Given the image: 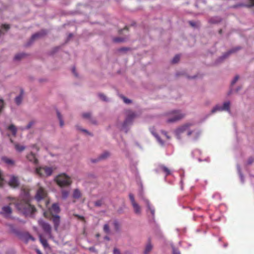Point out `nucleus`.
<instances>
[{"mask_svg":"<svg viewBox=\"0 0 254 254\" xmlns=\"http://www.w3.org/2000/svg\"><path fill=\"white\" fill-rule=\"evenodd\" d=\"M33 124L34 123L33 122H30L24 128H21V129L23 130L29 129L32 126Z\"/></svg>","mask_w":254,"mask_h":254,"instance_id":"c03bdc74","label":"nucleus"},{"mask_svg":"<svg viewBox=\"0 0 254 254\" xmlns=\"http://www.w3.org/2000/svg\"><path fill=\"white\" fill-rule=\"evenodd\" d=\"M11 213L12 209L8 205L3 206L0 211V214L5 218H10Z\"/></svg>","mask_w":254,"mask_h":254,"instance_id":"6e6552de","label":"nucleus"},{"mask_svg":"<svg viewBox=\"0 0 254 254\" xmlns=\"http://www.w3.org/2000/svg\"><path fill=\"white\" fill-rule=\"evenodd\" d=\"M100 236V235L99 234H96V237H99Z\"/></svg>","mask_w":254,"mask_h":254,"instance_id":"680f3d73","label":"nucleus"},{"mask_svg":"<svg viewBox=\"0 0 254 254\" xmlns=\"http://www.w3.org/2000/svg\"><path fill=\"white\" fill-rule=\"evenodd\" d=\"M39 225L42 228L45 233L48 235L49 237L52 238L51 231L52 227L49 223L43 220L39 219L38 220Z\"/></svg>","mask_w":254,"mask_h":254,"instance_id":"0eeeda50","label":"nucleus"},{"mask_svg":"<svg viewBox=\"0 0 254 254\" xmlns=\"http://www.w3.org/2000/svg\"><path fill=\"white\" fill-rule=\"evenodd\" d=\"M115 42H120L123 41V39L120 38H116L114 39Z\"/></svg>","mask_w":254,"mask_h":254,"instance_id":"3c124183","label":"nucleus"},{"mask_svg":"<svg viewBox=\"0 0 254 254\" xmlns=\"http://www.w3.org/2000/svg\"><path fill=\"white\" fill-rule=\"evenodd\" d=\"M56 169L55 167H48L46 166L37 167L35 169V173L41 177H47L53 174Z\"/></svg>","mask_w":254,"mask_h":254,"instance_id":"20e7f679","label":"nucleus"},{"mask_svg":"<svg viewBox=\"0 0 254 254\" xmlns=\"http://www.w3.org/2000/svg\"><path fill=\"white\" fill-rule=\"evenodd\" d=\"M210 104V102L209 101H207L205 103V105H208Z\"/></svg>","mask_w":254,"mask_h":254,"instance_id":"bf43d9fd","label":"nucleus"},{"mask_svg":"<svg viewBox=\"0 0 254 254\" xmlns=\"http://www.w3.org/2000/svg\"><path fill=\"white\" fill-rule=\"evenodd\" d=\"M198 161H199V162H200V161H201V159H198Z\"/></svg>","mask_w":254,"mask_h":254,"instance_id":"0e129e2a","label":"nucleus"},{"mask_svg":"<svg viewBox=\"0 0 254 254\" xmlns=\"http://www.w3.org/2000/svg\"><path fill=\"white\" fill-rule=\"evenodd\" d=\"M239 78V75H236L235 76V77L234 78V79H233V80L231 81V85H234L236 82L238 80Z\"/></svg>","mask_w":254,"mask_h":254,"instance_id":"37998d69","label":"nucleus"},{"mask_svg":"<svg viewBox=\"0 0 254 254\" xmlns=\"http://www.w3.org/2000/svg\"><path fill=\"white\" fill-rule=\"evenodd\" d=\"M192 127L193 124L190 123H186L179 126L174 130L176 138L179 140L186 137L191 138L193 140H196L200 136V132Z\"/></svg>","mask_w":254,"mask_h":254,"instance_id":"f257e3e1","label":"nucleus"},{"mask_svg":"<svg viewBox=\"0 0 254 254\" xmlns=\"http://www.w3.org/2000/svg\"><path fill=\"white\" fill-rule=\"evenodd\" d=\"M113 225L114 226L115 229L118 231L119 230L120 228V225L117 221L115 220L113 222Z\"/></svg>","mask_w":254,"mask_h":254,"instance_id":"58836bf2","label":"nucleus"},{"mask_svg":"<svg viewBox=\"0 0 254 254\" xmlns=\"http://www.w3.org/2000/svg\"><path fill=\"white\" fill-rule=\"evenodd\" d=\"M153 135L156 137L158 142L161 145H164V142L161 139L160 137L156 133L153 132H152Z\"/></svg>","mask_w":254,"mask_h":254,"instance_id":"2f4dec72","label":"nucleus"},{"mask_svg":"<svg viewBox=\"0 0 254 254\" xmlns=\"http://www.w3.org/2000/svg\"><path fill=\"white\" fill-rule=\"evenodd\" d=\"M122 98L124 102L126 104H129L131 102V101L129 99L127 98L126 97H125L124 96H122Z\"/></svg>","mask_w":254,"mask_h":254,"instance_id":"de8ad7c7","label":"nucleus"},{"mask_svg":"<svg viewBox=\"0 0 254 254\" xmlns=\"http://www.w3.org/2000/svg\"><path fill=\"white\" fill-rule=\"evenodd\" d=\"M9 28V26L6 24H3L1 26V29L0 30V33L1 34H3L4 31H7Z\"/></svg>","mask_w":254,"mask_h":254,"instance_id":"c85d7f7f","label":"nucleus"},{"mask_svg":"<svg viewBox=\"0 0 254 254\" xmlns=\"http://www.w3.org/2000/svg\"><path fill=\"white\" fill-rule=\"evenodd\" d=\"M190 24L192 26H194L195 25V23L194 22H192V21H190Z\"/></svg>","mask_w":254,"mask_h":254,"instance_id":"4d7b16f0","label":"nucleus"},{"mask_svg":"<svg viewBox=\"0 0 254 254\" xmlns=\"http://www.w3.org/2000/svg\"><path fill=\"white\" fill-rule=\"evenodd\" d=\"M24 56V54H17L16 55H15V56L14 57V60L15 61L19 60L20 59H21Z\"/></svg>","mask_w":254,"mask_h":254,"instance_id":"e433bc0d","label":"nucleus"},{"mask_svg":"<svg viewBox=\"0 0 254 254\" xmlns=\"http://www.w3.org/2000/svg\"><path fill=\"white\" fill-rule=\"evenodd\" d=\"M237 169H238V171L239 172V176H240V179H241V181L242 182V183H244V176H243L241 172V170H240V167L239 166H237Z\"/></svg>","mask_w":254,"mask_h":254,"instance_id":"72a5a7b5","label":"nucleus"},{"mask_svg":"<svg viewBox=\"0 0 254 254\" xmlns=\"http://www.w3.org/2000/svg\"><path fill=\"white\" fill-rule=\"evenodd\" d=\"M68 194H69L68 191H67L66 190H64L62 191V197L64 199L66 198L67 197V196H68Z\"/></svg>","mask_w":254,"mask_h":254,"instance_id":"4c0bfd02","label":"nucleus"},{"mask_svg":"<svg viewBox=\"0 0 254 254\" xmlns=\"http://www.w3.org/2000/svg\"><path fill=\"white\" fill-rule=\"evenodd\" d=\"M224 111L222 106L219 104H217L216 106H215L213 109L211 110V112L209 114V115L214 114L217 112H222Z\"/></svg>","mask_w":254,"mask_h":254,"instance_id":"a211bd4d","label":"nucleus"},{"mask_svg":"<svg viewBox=\"0 0 254 254\" xmlns=\"http://www.w3.org/2000/svg\"><path fill=\"white\" fill-rule=\"evenodd\" d=\"M162 134H163V135H164V136H165L167 139H170V136H168V135H167V132H166V131H162Z\"/></svg>","mask_w":254,"mask_h":254,"instance_id":"603ef678","label":"nucleus"},{"mask_svg":"<svg viewBox=\"0 0 254 254\" xmlns=\"http://www.w3.org/2000/svg\"><path fill=\"white\" fill-rule=\"evenodd\" d=\"M8 184L10 187L14 188L18 187L19 184L18 178L14 176H10Z\"/></svg>","mask_w":254,"mask_h":254,"instance_id":"f8f14e48","label":"nucleus"},{"mask_svg":"<svg viewBox=\"0 0 254 254\" xmlns=\"http://www.w3.org/2000/svg\"><path fill=\"white\" fill-rule=\"evenodd\" d=\"M17 207L27 215H32L36 210L35 208L28 203H26L23 206H19L17 205Z\"/></svg>","mask_w":254,"mask_h":254,"instance_id":"423d86ee","label":"nucleus"},{"mask_svg":"<svg viewBox=\"0 0 254 254\" xmlns=\"http://www.w3.org/2000/svg\"><path fill=\"white\" fill-rule=\"evenodd\" d=\"M51 219L53 223L55 231H58V228L61 223V218L60 216L58 215L52 214Z\"/></svg>","mask_w":254,"mask_h":254,"instance_id":"1a4fd4ad","label":"nucleus"},{"mask_svg":"<svg viewBox=\"0 0 254 254\" xmlns=\"http://www.w3.org/2000/svg\"><path fill=\"white\" fill-rule=\"evenodd\" d=\"M131 205L133 208V210H134V213L137 215L140 214L141 209V207L140 206V205L136 202L132 204Z\"/></svg>","mask_w":254,"mask_h":254,"instance_id":"6ab92c4d","label":"nucleus"},{"mask_svg":"<svg viewBox=\"0 0 254 254\" xmlns=\"http://www.w3.org/2000/svg\"><path fill=\"white\" fill-rule=\"evenodd\" d=\"M57 116L60 121V125L61 127H63L64 126V122L62 119V116L61 115L59 111L57 112Z\"/></svg>","mask_w":254,"mask_h":254,"instance_id":"cd10ccee","label":"nucleus"},{"mask_svg":"<svg viewBox=\"0 0 254 254\" xmlns=\"http://www.w3.org/2000/svg\"><path fill=\"white\" fill-rule=\"evenodd\" d=\"M55 181L60 187H64L70 185V178L65 174H60L55 178Z\"/></svg>","mask_w":254,"mask_h":254,"instance_id":"39448f33","label":"nucleus"},{"mask_svg":"<svg viewBox=\"0 0 254 254\" xmlns=\"http://www.w3.org/2000/svg\"><path fill=\"white\" fill-rule=\"evenodd\" d=\"M29 239L32 240V241H34V240H35L34 238L32 236L29 235L28 240H29Z\"/></svg>","mask_w":254,"mask_h":254,"instance_id":"6e6d98bb","label":"nucleus"},{"mask_svg":"<svg viewBox=\"0 0 254 254\" xmlns=\"http://www.w3.org/2000/svg\"><path fill=\"white\" fill-rule=\"evenodd\" d=\"M73 72H75V69L74 68L73 69Z\"/></svg>","mask_w":254,"mask_h":254,"instance_id":"e2e57ef3","label":"nucleus"},{"mask_svg":"<svg viewBox=\"0 0 254 254\" xmlns=\"http://www.w3.org/2000/svg\"><path fill=\"white\" fill-rule=\"evenodd\" d=\"M80 192L78 189H76L74 190L73 193V197L75 198H78L80 196Z\"/></svg>","mask_w":254,"mask_h":254,"instance_id":"c756f323","label":"nucleus"},{"mask_svg":"<svg viewBox=\"0 0 254 254\" xmlns=\"http://www.w3.org/2000/svg\"><path fill=\"white\" fill-rule=\"evenodd\" d=\"M76 127L78 130H79L82 131L83 132L85 133L86 135L92 136V134L91 132H90L89 131H88L87 130H86L85 129L82 128L79 126H76Z\"/></svg>","mask_w":254,"mask_h":254,"instance_id":"bb28decb","label":"nucleus"},{"mask_svg":"<svg viewBox=\"0 0 254 254\" xmlns=\"http://www.w3.org/2000/svg\"><path fill=\"white\" fill-rule=\"evenodd\" d=\"M104 239L106 240L107 241H109L110 240V238L108 236H105L104 237Z\"/></svg>","mask_w":254,"mask_h":254,"instance_id":"13d9d810","label":"nucleus"},{"mask_svg":"<svg viewBox=\"0 0 254 254\" xmlns=\"http://www.w3.org/2000/svg\"><path fill=\"white\" fill-rule=\"evenodd\" d=\"M110 155V153L108 151H105L99 156L97 159L95 160H93V162H96L100 160H105L108 158Z\"/></svg>","mask_w":254,"mask_h":254,"instance_id":"4468645a","label":"nucleus"},{"mask_svg":"<svg viewBox=\"0 0 254 254\" xmlns=\"http://www.w3.org/2000/svg\"><path fill=\"white\" fill-rule=\"evenodd\" d=\"M82 117L85 119L89 120L93 124H96V121H94L91 117V114L90 112L84 113L82 115Z\"/></svg>","mask_w":254,"mask_h":254,"instance_id":"4be33fe9","label":"nucleus"},{"mask_svg":"<svg viewBox=\"0 0 254 254\" xmlns=\"http://www.w3.org/2000/svg\"><path fill=\"white\" fill-rule=\"evenodd\" d=\"M27 158L29 161L33 163L34 164H37L38 163V160L36 158L35 154L33 152H31L27 156Z\"/></svg>","mask_w":254,"mask_h":254,"instance_id":"f3484780","label":"nucleus"},{"mask_svg":"<svg viewBox=\"0 0 254 254\" xmlns=\"http://www.w3.org/2000/svg\"><path fill=\"white\" fill-rule=\"evenodd\" d=\"M113 254H121V253L119 249L117 248H114L113 250Z\"/></svg>","mask_w":254,"mask_h":254,"instance_id":"8fccbe9b","label":"nucleus"},{"mask_svg":"<svg viewBox=\"0 0 254 254\" xmlns=\"http://www.w3.org/2000/svg\"><path fill=\"white\" fill-rule=\"evenodd\" d=\"M1 159L4 163L9 165H12L14 164V161L6 157H3Z\"/></svg>","mask_w":254,"mask_h":254,"instance_id":"b1692460","label":"nucleus"},{"mask_svg":"<svg viewBox=\"0 0 254 254\" xmlns=\"http://www.w3.org/2000/svg\"><path fill=\"white\" fill-rule=\"evenodd\" d=\"M44 34L42 33L41 32L37 33L34 35H33L31 37V40H34L35 39L40 37V36H42Z\"/></svg>","mask_w":254,"mask_h":254,"instance_id":"473e14b6","label":"nucleus"},{"mask_svg":"<svg viewBox=\"0 0 254 254\" xmlns=\"http://www.w3.org/2000/svg\"><path fill=\"white\" fill-rule=\"evenodd\" d=\"M51 213L54 214L53 213H58L60 212V208L59 205L57 203H54L52 205V206L50 209Z\"/></svg>","mask_w":254,"mask_h":254,"instance_id":"412c9836","label":"nucleus"},{"mask_svg":"<svg viewBox=\"0 0 254 254\" xmlns=\"http://www.w3.org/2000/svg\"><path fill=\"white\" fill-rule=\"evenodd\" d=\"M142 199L144 201L145 204L146 205V206L147 207V210H150L151 214L152 215V219H154L155 216L154 208L151 205L149 201L147 199L143 197H142Z\"/></svg>","mask_w":254,"mask_h":254,"instance_id":"9b49d317","label":"nucleus"},{"mask_svg":"<svg viewBox=\"0 0 254 254\" xmlns=\"http://www.w3.org/2000/svg\"><path fill=\"white\" fill-rule=\"evenodd\" d=\"M98 96H99V97L100 98V99L103 101H108V100L107 99V98L106 97V96L103 94H102V93H100L98 94Z\"/></svg>","mask_w":254,"mask_h":254,"instance_id":"c9c22d12","label":"nucleus"},{"mask_svg":"<svg viewBox=\"0 0 254 254\" xmlns=\"http://www.w3.org/2000/svg\"><path fill=\"white\" fill-rule=\"evenodd\" d=\"M247 7H252L254 6V0H249V3L248 4L244 5Z\"/></svg>","mask_w":254,"mask_h":254,"instance_id":"79ce46f5","label":"nucleus"},{"mask_svg":"<svg viewBox=\"0 0 254 254\" xmlns=\"http://www.w3.org/2000/svg\"><path fill=\"white\" fill-rule=\"evenodd\" d=\"M126 119L123 123H117L116 126L121 130L127 132L128 127L131 126L133 120L136 117V114L132 111H127L126 112Z\"/></svg>","mask_w":254,"mask_h":254,"instance_id":"f03ea898","label":"nucleus"},{"mask_svg":"<svg viewBox=\"0 0 254 254\" xmlns=\"http://www.w3.org/2000/svg\"><path fill=\"white\" fill-rule=\"evenodd\" d=\"M88 249L90 252H94V253L96 252V250L95 248L93 247H90Z\"/></svg>","mask_w":254,"mask_h":254,"instance_id":"864d4df0","label":"nucleus"},{"mask_svg":"<svg viewBox=\"0 0 254 254\" xmlns=\"http://www.w3.org/2000/svg\"><path fill=\"white\" fill-rule=\"evenodd\" d=\"M173 254H180V252L174 248L173 249Z\"/></svg>","mask_w":254,"mask_h":254,"instance_id":"5fc2aeb1","label":"nucleus"},{"mask_svg":"<svg viewBox=\"0 0 254 254\" xmlns=\"http://www.w3.org/2000/svg\"><path fill=\"white\" fill-rule=\"evenodd\" d=\"M14 148L17 152H21L25 149V146L18 143H15Z\"/></svg>","mask_w":254,"mask_h":254,"instance_id":"5701e85b","label":"nucleus"},{"mask_svg":"<svg viewBox=\"0 0 254 254\" xmlns=\"http://www.w3.org/2000/svg\"><path fill=\"white\" fill-rule=\"evenodd\" d=\"M103 230L106 233L108 234H110V230L109 228V225L108 224H106L104 225Z\"/></svg>","mask_w":254,"mask_h":254,"instance_id":"f704fd0d","label":"nucleus"},{"mask_svg":"<svg viewBox=\"0 0 254 254\" xmlns=\"http://www.w3.org/2000/svg\"><path fill=\"white\" fill-rule=\"evenodd\" d=\"M129 199L130 200L131 204L136 202V201L135 200V199H134V196H133V195L132 194L130 193L129 194Z\"/></svg>","mask_w":254,"mask_h":254,"instance_id":"a19ab883","label":"nucleus"},{"mask_svg":"<svg viewBox=\"0 0 254 254\" xmlns=\"http://www.w3.org/2000/svg\"><path fill=\"white\" fill-rule=\"evenodd\" d=\"M186 113L182 110H173L168 113V118L167 122L173 123L178 122L186 116Z\"/></svg>","mask_w":254,"mask_h":254,"instance_id":"7ed1b4c3","label":"nucleus"},{"mask_svg":"<svg viewBox=\"0 0 254 254\" xmlns=\"http://www.w3.org/2000/svg\"><path fill=\"white\" fill-rule=\"evenodd\" d=\"M4 101L2 99H0V112L2 111L4 108Z\"/></svg>","mask_w":254,"mask_h":254,"instance_id":"a18cd8bd","label":"nucleus"},{"mask_svg":"<svg viewBox=\"0 0 254 254\" xmlns=\"http://www.w3.org/2000/svg\"><path fill=\"white\" fill-rule=\"evenodd\" d=\"M125 49H121V51H124Z\"/></svg>","mask_w":254,"mask_h":254,"instance_id":"69168bd1","label":"nucleus"},{"mask_svg":"<svg viewBox=\"0 0 254 254\" xmlns=\"http://www.w3.org/2000/svg\"><path fill=\"white\" fill-rule=\"evenodd\" d=\"M37 253L38 254H42V253H41V252L39 250H37Z\"/></svg>","mask_w":254,"mask_h":254,"instance_id":"052dcab7","label":"nucleus"},{"mask_svg":"<svg viewBox=\"0 0 254 254\" xmlns=\"http://www.w3.org/2000/svg\"><path fill=\"white\" fill-rule=\"evenodd\" d=\"M230 105L231 103L229 101H227L223 103L222 108L224 111H227L229 113H231L230 111Z\"/></svg>","mask_w":254,"mask_h":254,"instance_id":"aec40b11","label":"nucleus"},{"mask_svg":"<svg viewBox=\"0 0 254 254\" xmlns=\"http://www.w3.org/2000/svg\"><path fill=\"white\" fill-rule=\"evenodd\" d=\"M24 96V91L22 88L20 89V93L17 95L14 99L15 103L17 105H19L21 104Z\"/></svg>","mask_w":254,"mask_h":254,"instance_id":"ddd939ff","label":"nucleus"},{"mask_svg":"<svg viewBox=\"0 0 254 254\" xmlns=\"http://www.w3.org/2000/svg\"><path fill=\"white\" fill-rule=\"evenodd\" d=\"M153 249V245H152L150 240L147 242L143 252V254H149Z\"/></svg>","mask_w":254,"mask_h":254,"instance_id":"dca6fc26","label":"nucleus"},{"mask_svg":"<svg viewBox=\"0 0 254 254\" xmlns=\"http://www.w3.org/2000/svg\"><path fill=\"white\" fill-rule=\"evenodd\" d=\"M39 238H40V241L41 243H42V244L43 245V246L44 247H47L48 243H47V240L46 239L43 238L41 235L39 236Z\"/></svg>","mask_w":254,"mask_h":254,"instance_id":"7c9ffc66","label":"nucleus"},{"mask_svg":"<svg viewBox=\"0 0 254 254\" xmlns=\"http://www.w3.org/2000/svg\"><path fill=\"white\" fill-rule=\"evenodd\" d=\"M180 57L179 55H176L172 60V63L174 64H176L179 62L180 60Z\"/></svg>","mask_w":254,"mask_h":254,"instance_id":"ea45409f","label":"nucleus"},{"mask_svg":"<svg viewBox=\"0 0 254 254\" xmlns=\"http://www.w3.org/2000/svg\"><path fill=\"white\" fill-rule=\"evenodd\" d=\"M46 196V192L42 187H39L37 191L35 198L37 201H40Z\"/></svg>","mask_w":254,"mask_h":254,"instance_id":"9d476101","label":"nucleus"},{"mask_svg":"<svg viewBox=\"0 0 254 254\" xmlns=\"http://www.w3.org/2000/svg\"><path fill=\"white\" fill-rule=\"evenodd\" d=\"M238 49H232L228 52L224 53L221 57H219L218 59V63L221 62L223 61L224 59H225L226 58H227L231 53L235 52L236 51H237Z\"/></svg>","mask_w":254,"mask_h":254,"instance_id":"2eb2a0df","label":"nucleus"},{"mask_svg":"<svg viewBox=\"0 0 254 254\" xmlns=\"http://www.w3.org/2000/svg\"><path fill=\"white\" fill-rule=\"evenodd\" d=\"M160 169L166 173V175H169L171 174V171L166 167L164 166H161Z\"/></svg>","mask_w":254,"mask_h":254,"instance_id":"a878e982","label":"nucleus"},{"mask_svg":"<svg viewBox=\"0 0 254 254\" xmlns=\"http://www.w3.org/2000/svg\"><path fill=\"white\" fill-rule=\"evenodd\" d=\"M254 162V156L250 157L247 161V164L249 165L252 164Z\"/></svg>","mask_w":254,"mask_h":254,"instance_id":"49530a36","label":"nucleus"},{"mask_svg":"<svg viewBox=\"0 0 254 254\" xmlns=\"http://www.w3.org/2000/svg\"><path fill=\"white\" fill-rule=\"evenodd\" d=\"M8 129L10 130L13 135H15L17 132L16 127L13 125H11L8 127Z\"/></svg>","mask_w":254,"mask_h":254,"instance_id":"393cba45","label":"nucleus"},{"mask_svg":"<svg viewBox=\"0 0 254 254\" xmlns=\"http://www.w3.org/2000/svg\"><path fill=\"white\" fill-rule=\"evenodd\" d=\"M102 204V201L101 200L95 202V205L96 206H100Z\"/></svg>","mask_w":254,"mask_h":254,"instance_id":"09e8293b","label":"nucleus"}]
</instances>
